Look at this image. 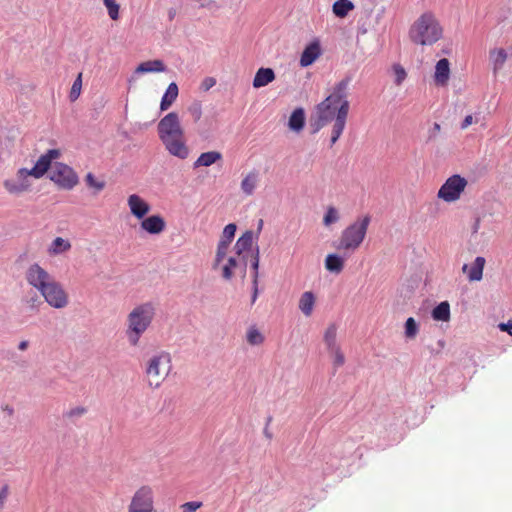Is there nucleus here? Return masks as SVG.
Returning a JSON list of instances; mask_svg holds the SVG:
<instances>
[{
	"instance_id": "1",
	"label": "nucleus",
	"mask_w": 512,
	"mask_h": 512,
	"mask_svg": "<svg viewBox=\"0 0 512 512\" xmlns=\"http://www.w3.org/2000/svg\"><path fill=\"white\" fill-rule=\"evenodd\" d=\"M348 85L349 80L343 79L334 86L332 93L317 105V118L311 124L313 132H318L335 117L331 132V145L338 141L346 126L350 107L347 94Z\"/></svg>"
},
{
	"instance_id": "2",
	"label": "nucleus",
	"mask_w": 512,
	"mask_h": 512,
	"mask_svg": "<svg viewBox=\"0 0 512 512\" xmlns=\"http://www.w3.org/2000/svg\"><path fill=\"white\" fill-rule=\"evenodd\" d=\"M157 129L159 138L170 155L181 160L189 157L190 148L177 113L170 112L164 116Z\"/></svg>"
},
{
	"instance_id": "3",
	"label": "nucleus",
	"mask_w": 512,
	"mask_h": 512,
	"mask_svg": "<svg viewBox=\"0 0 512 512\" xmlns=\"http://www.w3.org/2000/svg\"><path fill=\"white\" fill-rule=\"evenodd\" d=\"M443 37V27L434 13L421 14L409 29L411 42L420 46H432Z\"/></svg>"
},
{
	"instance_id": "4",
	"label": "nucleus",
	"mask_w": 512,
	"mask_h": 512,
	"mask_svg": "<svg viewBox=\"0 0 512 512\" xmlns=\"http://www.w3.org/2000/svg\"><path fill=\"white\" fill-rule=\"evenodd\" d=\"M155 316V307L151 302L135 306L127 315L126 336L131 346L139 344L141 336L151 325Z\"/></svg>"
},
{
	"instance_id": "5",
	"label": "nucleus",
	"mask_w": 512,
	"mask_h": 512,
	"mask_svg": "<svg viewBox=\"0 0 512 512\" xmlns=\"http://www.w3.org/2000/svg\"><path fill=\"white\" fill-rule=\"evenodd\" d=\"M172 359L169 352L159 351L151 355L145 362V376L151 388H159L169 375Z\"/></svg>"
},
{
	"instance_id": "6",
	"label": "nucleus",
	"mask_w": 512,
	"mask_h": 512,
	"mask_svg": "<svg viewBox=\"0 0 512 512\" xmlns=\"http://www.w3.org/2000/svg\"><path fill=\"white\" fill-rule=\"evenodd\" d=\"M370 217L364 216L347 226L341 233L337 249L345 251H356L364 241Z\"/></svg>"
},
{
	"instance_id": "7",
	"label": "nucleus",
	"mask_w": 512,
	"mask_h": 512,
	"mask_svg": "<svg viewBox=\"0 0 512 512\" xmlns=\"http://www.w3.org/2000/svg\"><path fill=\"white\" fill-rule=\"evenodd\" d=\"M157 495L154 486L143 484L130 497L127 512H157Z\"/></svg>"
},
{
	"instance_id": "8",
	"label": "nucleus",
	"mask_w": 512,
	"mask_h": 512,
	"mask_svg": "<svg viewBox=\"0 0 512 512\" xmlns=\"http://www.w3.org/2000/svg\"><path fill=\"white\" fill-rule=\"evenodd\" d=\"M468 181L459 174L446 179L437 193V197L447 203L456 202L465 191Z\"/></svg>"
},
{
	"instance_id": "9",
	"label": "nucleus",
	"mask_w": 512,
	"mask_h": 512,
	"mask_svg": "<svg viewBox=\"0 0 512 512\" xmlns=\"http://www.w3.org/2000/svg\"><path fill=\"white\" fill-rule=\"evenodd\" d=\"M48 305L55 309H63L69 304V295L63 285L55 278L40 292Z\"/></svg>"
},
{
	"instance_id": "10",
	"label": "nucleus",
	"mask_w": 512,
	"mask_h": 512,
	"mask_svg": "<svg viewBox=\"0 0 512 512\" xmlns=\"http://www.w3.org/2000/svg\"><path fill=\"white\" fill-rule=\"evenodd\" d=\"M50 179L58 187L66 190H71L78 184V176L74 170L68 165L59 162L53 166Z\"/></svg>"
},
{
	"instance_id": "11",
	"label": "nucleus",
	"mask_w": 512,
	"mask_h": 512,
	"mask_svg": "<svg viewBox=\"0 0 512 512\" xmlns=\"http://www.w3.org/2000/svg\"><path fill=\"white\" fill-rule=\"evenodd\" d=\"M323 340L330 357L333 359L334 368L337 369L343 366L345 363V356L337 342V326L335 324H331L327 327L324 332Z\"/></svg>"
},
{
	"instance_id": "12",
	"label": "nucleus",
	"mask_w": 512,
	"mask_h": 512,
	"mask_svg": "<svg viewBox=\"0 0 512 512\" xmlns=\"http://www.w3.org/2000/svg\"><path fill=\"white\" fill-rule=\"evenodd\" d=\"M47 270H45L38 263L30 265L25 271V279L27 283L36 289L39 293L45 289V287L54 280Z\"/></svg>"
},
{
	"instance_id": "13",
	"label": "nucleus",
	"mask_w": 512,
	"mask_h": 512,
	"mask_svg": "<svg viewBox=\"0 0 512 512\" xmlns=\"http://www.w3.org/2000/svg\"><path fill=\"white\" fill-rule=\"evenodd\" d=\"M246 266V260L244 257L239 258L237 255L227 256L226 254L223 262L216 267L213 265V268H220L222 277L225 280H230L234 276L236 270H240L244 277L246 274Z\"/></svg>"
},
{
	"instance_id": "14",
	"label": "nucleus",
	"mask_w": 512,
	"mask_h": 512,
	"mask_svg": "<svg viewBox=\"0 0 512 512\" xmlns=\"http://www.w3.org/2000/svg\"><path fill=\"white\" fill-rule=\"evenodd\" d=\"M236 229L237 227L234 223H230L224 227L221 239L217 246L214 261L215 267L223 262L225 255L228 253L229 246L235 236Z\"/></svg>"
},
{
	"instance_id": "15",
	"label": "nucleus",
	"mask_w": 512,
	"mask_h": 512,
	"mask_svg": "<svg viewBox=\"0 0 512 512\" xmlns=\"http://www.w3.org/2000/svg\"><path fill=\"white\" fill-rule=\"evenodd\" d=\"M60 155V150L49 149L46 153L39 157L34 167L30 169L31 176L36 179L43 177L51 167L52 161L58 159Z\"/></svg>"
},
{
	"instance_id": "16",
	"label": "nucleus",
	"mask_w": 512,
	"mask_h": 512,
	"mask_svg": "<svg viewBox=\"0 0 512 512\" xmlns=\"http://www.w3.org/2000/svg\"><path fill=\"white\" fill-rule=\"evenodd\" d=\"M29 176H31L30 169L21 168L16 173V180H5L4 187L11 194L25 192L30 188Z\"/></svg>"
},
{
	"instance_id": "17",
	"label": "nucleus",
	"mask_w": 512,
	"mask_h": 512,
	"mask_svg": "<svg viewBox=\"0 0 512 512\" xmlns=\"http://www.w3.org/2000/svg\"><path fill=\"white\" fill-rule=\"evenodd\" d=\"M322 55L321 43L318 38L313 39L303 50L300 56V66L312 65Z\"/></svg>"
},
{
	"instance_id": "18",
	"label": "nucleus",
	"mask_w": 512,
	"mask_h": 512,
	"mask_svg": "<svg viewBox=\"0 0 512 512\" xmlns=\"http://www.w3.org/2000/svg\"><path fill=\"white\" fill-rule=\"evenodd\" d=\"M131 214L137 219H143L150 211V205L137 194H131L127 199Z\"/></svg>"
},
{
	"instance_id": "19",
	"label": "nucleus",
	"mask_w": 512,
	"mask_h": 512,
	"mask_svg": "<svg viewBox=\"0 0 512 512\" xmlns=\"http://www.w3.org/2000/svg\"><path fill=\"white\" fill-rule=\"evenodd\" d=\"M485 264V258L482 256H478L475 258L473 263L464 264L462 267V272L467 274V279L470 282L480 281L483 277V270Z\"/></svg>"
},
{
	"instance_id": "20",
	"label": "nucleus",
	"mask_w": 512,
	"mask_h": 512,
	"mask_svg": "<svg viewBox=\"0 0 512 512\" xmlns=\"http://www.w3.org/2000/svg\"><path fill=\"white\" fill-rule=\"evenodd\" d=\"M451 75L450 62L447 58L440 59L435 65L434 82L436 86H447Z\"/></svg>"
},
{
	"instance_id": "21",
	"label": "nucleus",
	"mask_w": 512,
	"mask_h": 512,
	"mask_svg": "<svg viewBox=\"0 0 512 512\" xmlns=\"http://www.w3.org/2000/svg\"><path fill=\"white\" fill-rule=\"evenodd\" d=\"M141 229L150 234H160L165 230L166 223L162 216L151 215L142 219L140 223Z\"/></svg>"
},
{
	"instance_id": "22",
	"label": "nucleus",
	"mask_w": 512,
	"mask_h": 512,
	"mask_svg": "<svg viewBox=\"0 0 512 512\" xmlns=\"http://www.w3.org/2000/svg\"><path fill=\"white\" fill-rule=\"evenodd\" d=\"M254 242V235L252 231H246L238 238L234 246V253L239 258L244 257L246 259V253L252 249Z\"/></svg>"
},
{
	"instance_id": "23",
	"label": "nucleus",
	"mask_w": 512,
	"mask_h": 512,
	"mask_svg": "<svg viewBox=\"0 0 512 512\" xmlns=\"http://www.w3.org/2000/svg\"><path fill=\"white\" fill-rule=\"evenodd\" d=\"M275 80V73L271 68H259L253 79V87L261 88Z\"/></svg>"
},
{
	"instance_id": "24",
	"label": "nucleus",
	"mask_w": 512,
	"mask_h": 512,
	"mask_svg": "<svg viewBox=\"0 0 512 512\" xmlns=\"http://www.w3.org/2000/svg\"><path fill=\"white\" fill-rule=\"evenodd\" d=\"M258 181L259 173L256 170L247 173L241 181L242 192L247 196H251L258 185Z\"/></svg>"
},
{
	"instance_id": "25",
	"label": "nucleus",
	"mask_w": 512,
	"mask_h": 512,
	"mask_svg": "<svg viewBox=\"0 0 512 512\" xmlns=\"http://www.w3.org/2000/svg\"><path fill=\"white\" fill-rule=\"evenodd\" d=\"M315 303V295L311 291H306L301 295L298 307L306 317H310L313 313Z\"/></svg>"
},
{
	"instance_id": "26",
	"label": "nucleus",
	"mask_w": 512,
	"mask_h": 512,
	"mask_svg": "<svg viewBox=\"0 0 512 512\" xmlns=\"http://www.w3.org/2000/svg\"><path fill=\"white\" fill-rule=\"evenodd\" d=\"M178 86L176 83L172 82L169 84L166 92L164 93L161 103L160 109L161 111H166L170 108V106L175 102L178 97Z\"/></svg>"
},
{
	"instance_id": "27",
	"label": "nucleus",
	"mask_w": 512,
	"mask_h": 512,
	"mask_svg": "<svg viewBox=\"0 0 512 512\" xmlns=\"http://www.w3.org/2000/svg\"><path fill=\"white\" fill-rule=\"evenodd\" d=\"M489 58L493 65L494 72H497L498 70L503 68L508 58V55L505 49L496 48L490 51Z\"/></svg>"
},
{
	"instance_id": "28",
	"label": "nucleus",
	"mask_w": 512,
	"mask_h": 512,
	"mask_svg": "<svg viewBox=\"0 0 512 512\" xmlns=\"http://www.w3.org/2000/svg\"><path fill=\"white\" fill-rule=\"evenodd\" d=\"M222 158V154L218 151H209L202 153L197 160L194 162V167L198 168L201 166L208 167L216 163Z\"/></svg>"
},
{
	"instance_id": "29",
	"label": "nucleus",
	"mask_w": 512,
	"mask_h": 512,
	"mask_svg": "<svg viewBox=\"0 0 512 512\" xmlns=\"http://www.w3.org/2000/svg\"><path fill=\"white\" fill-rule=\"evenodd\" d=\"M305 124V113L302 108L295 109L289 118V128L293 131L299 132L303 129Z\"/></svg>"
},
{
	"instance_id": "30",
	"label": "nucleus",
	"mask_w": 512,
	"mask_h": 512,
	"mask_svg": "<svg viewBox=\"0 0 512 512\" xmlns=\"http://www.w3.org/2000/svg\"><path fill=\"white\" fill-rule=\"evenodd\" d=\"M325 268L335 274L342 272L344 260L337 254H328L325 259Z\"/></svg>"
},
{
	"instance_id": "31",
	"label": "nucleus",
	"mask_w": 512,
	"mask_h": 512,
	"mask_svg": "<svg viewBox=\"0 0 512 512\" xmlns=\"http://www.w3.org/2000/svg\"><path fill=\"white\" fill-rule=\"evenodd\" d=\"M165 65L161 60L145 61L136 68V73L163 72Z\"/></svg>"
},
{
	"instance_id": "32",
	"label": "nucleus",
	"mask_w": 512,
	"mask_h": 512,
	"mask_svg": "<svg viewBox=\"0 0 512 512\" xmlns=\"http://www.w3.org/2000/svg\"><path fill=\"white\" fill-rule=\"evenodd\" d=\"M354 8L355 6L350 0H337L332 6V11L335 16L345 18Z\"/></svg>"
},
{
	"instance_id": "33",
	"label": "nucleus",
	"mask_w": 512,
	"mask_h": 512,
	"mask_svg": "<svg viewBox=\"0 0 512 512\" xmlns=\"http://www.w3.org/2000/svg\"><path fill=\"white\" fill-rule=\"evenodd\" d=\"M432 318L436 321H443L447 322L450 320V305L447 301H443L440 304H438L433 310H432Z\"/></svg>"
},
{
	"instance_id": "34",
	"label": "nucleus",
	"mask_w": 512,
	"mask_h": 512,
	"mask_svg": "<svg viewBox=\"0 0 512 512\" xmlns=\"http://www.w3.org/2000/svg\"><path fill=\"white\" fill-rule=\"evenodd\" d=\"M70 248H71V243L68 240L63 239L62 237H56L53 240L48 251L52 255H58V254H61L63 252L70 250Z\"/></svg>"
},
{
	"instance_id": "35",
	"label": "nucleus",
	"mask_w": 512,
	"mask_h": 512,
	"mask_svg": "<svg viewBox=\"0 0 512 512\" xmlns=\"http://www.w3.org/2000/svg\"><path fill=\"white\" fill-rule=\"evenodd\" d=\"M246 339L252 346L261 345L265 340L263 334L255 326H251L247 330Z\"/></svg>"
},
{
	"instance_id": "36",
	"label": "nucleus",
	"mask_w": 512,
	"mask_h": 512,
	"mask_svg": "<svg viewBox=\"0 0 512 512\" xmlns=\"http://www.w3.org/2000/svg\"><path fill=\"white\" fill-rule=\"evenodd\" d=\"M111 20L117 21L120 18V4L117 0H102Z\"/></svg>"
},
{
	"instance_id": "37",
	"label": "nucleus",
	"mask_w": 512,
	"mask_h": 512,
	"mask_svg": "<svg viewBox=\"0 0 512 512\" xmlns=\"http://www.w3.org/2000/svg\"><path fill=\"white\" fill-rule=\"evenodd\" d=\"M81 90H82V73L80 72L77 75L76 79L74 80L71 90H70V93H69V99L71 102H75L79 98V96L81 94Z\"/></svg>"
},
{
	"instance_id": "38",
	"label": "nucleus",
	"mask_w": 512,
	"mask_h": 512,
	"mask_svg": "<svg viewBox=\"0 0 512 512\" xmlns=\"http://www.w3.org/2000/svg\"><path fill=\"white\" fill-rule=\"evenodd\" d=\"M419 331L418 324L413 317H409L405 322V336L414 339Z\"/></svg>"
},
{
	"instance_id": "39",
	"label": "nucleus",
	"mask_w": 512,
	"mask_h": 512,
	"mask_svg": "<svg viewBox=\"0 0 512 512\" xmlns=\"http://www.w3.org/2000/svg\"><path fill=\"white\" fill-rule=\"evenodd\" d=\"M339 220V213L337 209L333 206H329L323 218V223L325 226H330L331 224L337 222Z\"/></svg>"
},
{
	"instance_id": "40",
	"label": "nucleus",
	"mask_w": 512,
	"mask_h": 512,
	"mask_svg": "<svg viewBox=\"0 0 512 512\" xmlns=\"http://www.w3.org/2000/svg\"><path fill=\"white\" fill-rule=\"evenodd\" d=\"M188 112L189 114L191 115L192 119L194 122H198L201 117H202V114H203V111H202V104L199 102V101H195L193 102L189 107H188Z\"/></svg>"
},
{
	"instance_id": "41",
	"label": "nucleus",
	"mask_w": 512,
	"mask_h": 512,
	"mask_svg": "<svg viewBox=\"0 0 512 512\" xmlns=\"http://www.w3.org/2000/svg\"><path fill=\"white\" fill-rule=\"evenodd\" d=\"M87 413V408L84 406H76L64 413V417L67 419L80 418Z\"/></svg>"
},
{
	"instance_id": "42",
	"label": "nucleus",
	"mask_w": 512,
	"mask_h": 512,
	"mask_svg": "<svg viewBox=\"0 0 512 512\" xmlns=\"http://www.w3.org/2000/svg\"><path fill=\"white\" fill-rule=\"evenodd\" d=\"M252 269L254 271L253 273V284H257L258 282V269H259V248L257 247L253 253V260H252Z\"/></svg>"
},
{
	"instance_id": "43",
	"label": "nucleus",
	"mask_w": 512,
	"mask_h": 512,
	"mask_svg": "<svg viewBox=\"0 0 512 512\" xmlns=\"http://www.w3.org/2000/svg\"><path fill=\"white\" fill-rule=\"evenodd\" d=\"M85 181L88 186L93 187L98 191H101L105 186V183L102 181H97L92 173H88L86 175Z\"/></svg>"
},
{
	"instance_id": "44",
	"label": "nucleus",
	"mask_w": 512,
	"mask_h": 512,
	"mask_svg": "<svg viewBox=\"0 0 512 512\" xmlns=\"http://www.w3.org/2000/svg\"><path fill=\"white\" fill-rule=\"evenodd\" d=\"M201 506H202L201 502L192 501V502H186V503L182 504L181 509L183 512H195Z\"/></svg>"
},
{
	"instance_id": "45",
	"label": "nucleus",
	"mask_w": 512,
	"mask_h": 512,
	"mask_svg": "<svg viewBox=\"0 0 512 512\" xmlns=\"http://www.w3.org/2000/svg\"><path fill=\"white\" fill-rule=\"evenodd\" d=\"M394 72H395V76H396L395 82L397 85H400L406 78V72H405L404 68L401 67L400 65L394 66Z\"/></svg>"
},
{
	"instance_id": "46",
	"label": "nucleus",
	"mask_w": 512,
	"mask_h": 512,
	"mask_svg": "<svg viewBox=\"0 0 512 512\" xmlns=\"http://www.w3.org/2000/svg\"><path fill=\"white\" fill-rule=\"evenodd\" d=\"M216 84V80L212 77L205 78L201 83V88L204 91H208L210 88H212Z\"/></svg>"
},
{
	"instance_id": "47",
	"label": "nucleus",
	"mask_w": 512,
	"mask_h": 512,
	"mask_svg": "<svg viewBox=\"0 0 512 512\" xmlns=\"http://www.w3.org/2000/svg\"><path fill=\"white\" fill-rule=\"evenodd\" d=\"M498 327L501 331L508 332L512 336V320H509L507 323H500Z\"/></svg>"
},
{
	"instance_id": "48",
	"label": "nucleus",
	"mask_w": 512,
	"mask_h": 512,
	"mask_svg": "<svg viewBox=\"0 0 512 512\" xmlns=\"http://www.w3.org/2000/svg\"><path fill=\"white\" fill-rule=\"evenodd\" d=\"M472 123H473V116L467 115L461 124V128L464 130V129L468 128Z\"/></svg>"
},
{
	"instance_id": "49",
	"label": "nucleus",
	"mask_w": 512,
	"mask_h": 512,
	"mask_svg": "<svg viewBox=\"0 0 512 512\" xmlns=\"http://www.w3.org/2000/svg\"><path fill=\"white\" fill-rule=\"evenodd\" d=\"M8 495V488L7 487H4L1 492H0V503L2 504L3 501L6 499Z\"/></svg>"
},
{
	"instance_id": "50",
	"label": "nucleus",
	"mask_w": 512,
	"mask_h": 512,
	"mask_svg": "<svg viewBox=\"0 0 512 512\" xmlns=\"http://www.w3.org/2000/svg\"><path fill=\"white\" fill-rule=\"evenodd\" d=\"M258 296V283L255 285L253 284V295H252V303H254Z\"/></svg>"
},
{
	"instance_id": "51",
	"label": "nucleus",
	"mask_w": 512,
	"mask_h": 512,
	"mask_svg": "<svg viewBox=\"0 0 512 512\" xmlns=\"http://www.w3.org/2000/svg\"><path fill=\"white\" fill-rule=\"evenodd\" d=\"M28 341L27 340H23L19 343L18 345V349L21 350V351H25L27 348H28Z\"/></svg>"
},
{
	"instance_id": "52",
	"label": "nucleus",
	"mask_w": 512,
	"mask_h": 512,
	"mask_svg": "<svg viewBox=\"0 0 512 512\" xmlns=\"http://www.w3.org/2000/svg\"><path fill=\"white\" fill-rule=\"evenodd\" d=\"M434 128H435V130L439 131L440 130V125L438 123H435L434 124Z\"/></svg>"
},
{
	"instance_id": "53",
	"label": "nucleus",
	"mask_w": 512,
	"mask_h": 512,
	"mask_svg": "<svg viewBox=\"0 0 512 512\" xmlns=\"http://www.w3.org/2000/svg\"><path fill=\"white\" fill-rule=\"evenodd\" d=\"M265 435L270 439L272 437V435L265 429L264 431Z\"/></svg>"
},
{
	"instance_id": "54",
	"label": "nucleus",
	"mask_w": 512,
	"mask_h": 512,
	"mask_svg": "<svg viewBox=\"0 0 512 512\" xmlns=\"http://www.w3.org/2000/svg\"><path fill=\"white\" fill-rule=\"evenodd\" d=\"M262 225H263V220H260V221H259V227H258V229H259V230H261Z\"/></svg>"
}]
</instances>
